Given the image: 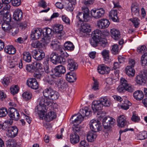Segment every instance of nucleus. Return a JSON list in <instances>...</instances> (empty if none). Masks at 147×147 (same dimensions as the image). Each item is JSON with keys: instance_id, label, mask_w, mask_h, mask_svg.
<instances>
[{"instance_id": "f257e3e1", "label": "nucleus", "mask_w": 147, "mask_h": 147, "mask_svg": "<svg viewBox=\"0 0 147 147\" xmlns=\"http://www.w3.org/2000/svg\"><path fill=\"white\" fill-rule=\"evenodd\" d=\"M111 102L107 97H101L99 100H94L92 102V110L94 113V115H96L97 113V116L98 117L101 116L100 115V113L102 109L103 106L109 107L110 106Z\"/></svg>"}, {"instance_id": "f03ea898", "label": "nucleus", "mask_w": 147, "mask_h": 147, "mask_svg": "<svg viewBox=\"0 0 147 147\" xmlns=\"http://www.w3.org/2000/svg\"><path fill=\"white\" fill-rule=\"evenodd\" d=\"M91 111V110L87 107H85L83 109H80L79 113L80 115L72 121L73 123H76L78 124H80L83 120L84 117L90 116Z\"/></svg>"}, {"instance_id": "7ed1b4c3", "label": "nucleus", "mask_w": 147, "mask_h": 147, "mask_svg": "<svg viewBox=\"0 0 147 147\" xmlns=\"http://www.w3.org/2000/svg\"><path fill=\"white\" fill-rule=\"evenodd\" d=\"M51 48L54 50L57 51L58 53L63 56L67 57L69 55L67 53L63 48H61V46L57 39L53 40L51 44Z\"/></svg>"}, {"instance_id": "20e7f679", "label": "nucleus", "mask_w": 147, "mask_h": 147, "mask_svg": "<svg viewBox=\"0 0 147 147\" xmlns=\"http://www.w3.org/2000/svg\"><path fill=\"white\" fill-rule=\"evenodd\" d=\"M43 93L44 96L53 100H57L59 96V94L57 92L54 90L50 87L45 89Z\"/></svg>"}, {"instance_id": "39448f33", "label": "nucleus", "mask_w": 147, "mask_h": 147, "mask_svg": "<svg viewBox=\"0 0 147 147\" xmlns=\"http://www.w3.org/2000/svg\"><path fill=\"white\" fill-rule=\"evenodd\" d=\"M52 76L53 77H61L66 72L65 67L61 65L56 66L54 69L51 70Z\"/></svg>"}, {"instance_id": "423d86ee", "label": "nucleus", "mask_w": 147, "mask_h": 147, "mask_svg": "<svg viewBox=\"0 0 147 147\" xmlns=\"http://www.w3.org/2000/svg\"><path fill=\"white\" fill-rule=\"evenodd\" d=\"M115 120L110 117H105L102 119V123L104 128L105 129H109L113 125Z\"/></svg>"}, {"instance_id": "0eeeda50", "label": "nucleus", "mask_w": 147, "mask_h": 147, "mask_svg": "<svg viewBox=\"0 0 147 147\" xmlns=\"http://www.w3.org/2000/svg\"><path fill=\"white\" fill-rule=\"evenodd\" d=\"M8 111V115L12 121L13 120L17 121L20 118V114L16 109L13 107H10Z\"/></svg>"}, {"instance_id": "6e6552de", "label": "nucleus", "mask_w": 147, "mask_h": 147, "mask_svg": "<svg viewBox=\"0 0 147 147\" xmlns=\"http://www.w3.org/2000/svg\"><path fill=\"white\" fill-rule=\"evenodd\" d=\"M64 8L67 11H72L74 9L73 5L76 4V0H63Z\"/></svg>"}, {"instance_id": "1a4fd4ad", "label": "nucleus", "mask_w": 147, "mask_h": 147, "mask_svg": "<svg viewBox=\"0 0 147 147\" xmlns=\"http://www.w3.org/2000/svg\"><path fill=\"white\" fill-rule=\"evenodd\" d=\"M56 84L59 89L62 92L65 90L68 86L67 82L61 78L59 79L56 81Z\"/></svg>"}, {"instance_id": "9d476101", "label": "nucleus", "mask_w": 147, "mask_h": 147, "mask_svg": "<svg viewBox=\"0 0 147 147\" xmlns=\"http://www.w3.org/2000/svg\"><path fill=\"white\" fill-rule=\"evenodd\" d=\"M32 55L33 57L36 60L40 61L45 56L44 51L41 50H38L37 51L34 50L32 52Z\"/></svg>"}, {"instance_id": "9b49d317", "label": "nucleus", "mask_w": 147, "mask_h": 147, "mask_svg": "<svg viewBox=\"0 0 147 147\" xmlns=\"http://www.w3.org/2000/svg\"><path fill=\"white\" fill-rule=\"evenodd\" d=\"M92 17L96 19H98L102 18L104 16L105 13L104 9L103 8L92 9Z\"/></svg>"}, {"instance_id": "f8f14e48", "label": "nucleus", "mask_w": 147, "mask_h": 147, "mask_svg": "<svg viewBox=\"0 0 147 147\" xmlns=\"http://www.w3.org/2000/svg\"><path fill=\"white\" fill-rule=\"evenodd\" d=\"M52 30L49 28H45L42 30V33L44 39L47 43L49 41V40L52 36Z\"/></svg>"}, {"instance_id": "ddd939ff", "label": "nucleus", "mask_w": 147, "mask_h": 147, "mask_svg": "<svg viewBox=\"0 0 147 147\" xmlns=\"http://www.w3.org/2000/svg\"><path fill=\"white\" fill-rule=\"evenodd\" d=\"M110 24V22L109 20L105 18L99 20L97 22V26L100 29H105L107 28Z\"/></svg>"}, {"instance_id": "4468645a", "label": "nucleus", "mask_w": 147, "mask_h": 147, "mask_svg": "<svg viewBox=\"0 0 147 147\" xmlns=\"http://www.w3.org/2000/svg\"><path fill=\"white\" fill-rule=\"evenodd\" d=\"M42 34V30L41 28H37L32 30L30 34L31 38L32 40L38 39Z\"/></svg>"}, {"instance_id": "2eb2a0df", "label": "nucleus", "mask_w": 147, "mask_h": 147, "mask_svg": "<svg viewBox=\"0 0 147 147\" xmlns=\"http://www.w3.org/2000/svg\"><path fill=\"white\" fill-rule=\"evenodd\" d=\"M93 34V37H92V40L93 41L92 42L94 43V45H96L98 42V41H99V39L100 38L101 36H102V32L99 29H97L94 30L92 32V34Z\"/></svg>"}, {"instance_id": "dca6fc26", "label": "nucleus", "mask_w": 147, "mask_h": 147, "mask_svg": "<svg viewBox=\"0 0 147 147\" xmlns=\"http://www.w3.org/2000/svg\"><path fill=\"white\" fill-rule=\"evenodd\" d=\"M117 121V125L120 127H124L127 126L129 124V122L126 120V118L123 115L119 116Z\"/></svg>"}, {"instance_id": "f3484780", "label": "nucleus", "mask_w": 147, "mask_h": 147, "mask_svg": "<svg viewBox=\"0 0 147 147\" xmlns=\"http://www.w3.org/2000/svg\"><path fill=\"white\" fill-rule=\"evenodd\" d=\"M67 68L68 69L72 71L77 69L78 65L73 59L71 58L68 59H67Z\"/></svg>"}, {"instance_id": "a211bd4d", "label": "nucleus", "mask_w": 147, "mask_h": 147, "mask_svg": "<svg viewBox=\"0 0 147 147\" xmlns=\"http://www.w3.org/2000/svg\"><path fill=\"white\" fill-rule=\"evenodd\" d=\"M26 84L29 87L36 90L38 88V84L36 79L34 78L28 79L26 81Z\"/></svg>"}, {"instance_id": "6ab92c4d", "label": "nucleus", "mask_w": 147, "mask_h": 147, "mask_svg": "<svg viewBox=\"0 0 147 147\" xmlns=\"http://www.w3.org/2000/svg\"><path fill=\"white\" fill-rule=\"evenodd\" d=\"M139 7L138 4L135 2L132 4L131 11L132 15L134 16L138 17L140 16Z\"/></svg>"}, {"instance_id": "aec40b11", "label": "nucleus", "mask_w": 147, "mask_h": 147, "mask_svg": "<svg viewBox=\"0 0 147 147\" xmlns=\"http://www.w3.org/2000/svg\"><path fill=\"white\" fill-rule=\"evenodd\" d=\"M18 129L16 126L10 127L8 130V136L10 138H14L18 134Z\"/></svg>"}, {"instance_id": "412c9836", "label": "nucleus", "mask_w": 147, "mask_h": 147, "mask_svg": "<svg viewBox=\"0 0 147 147\" xmlns=\"http://www.w3.org/2000/svg\"><path fill=\"white\" fill-rule=\"evenodd\" d=\"M38 101L39 102V106L38 107H45L47 108V106L50 105V102L49 99H47L45 97H40L38 100Z\"/></svg>"}, {"instance_id": "4be33fe9", "label": "nucleus", "mask_w": 147, "mask_h": 147, "mask_svg": "<svg viewBox=\"0 0 147 147\" xmlns=\"http://www.w3.org/2000/svg\"><path fill=\"white\" fill-rule=\"evenodd\" d=\"M58 54L55 52H52L51 54L50 58L51 61L54 64H56L61 62L60 60V56Z\"/></svg>"}, {"instance_id": "5701e85b", "label": "nucleus", "mask_w": 147, "mask_h": 147, "mask_svg": "<svg viewBox=\"0 0 147 147\" xmlns=\"http://www.w3.org/2000/svg\"><path fill=\"white\" fill-rule=\"evenodd\" d=\"M102 128L100 122L98 120L92 119V132H96L101 130Z\"/></svg>"}, {"instance_id": "b1692460", "label": "nucleus", "mask_w": 147, "mask_h": 147, "mask_svg": "<svg viewBox=\"0 0 147 147\" xmlns=\"http://www.w3.org/2000/svg\"><path fill=\"white\" fill-rule=\"evenodd\" d=\"M135 80L138 84L142 85L146 82V77L142 74L138 75L136 76Z\"/></svg>"}, {"instance_id": "393cba45", "label": "nucleus", "mask_w": 147, "mask_h": 147, "mask_svg": "<svg viewBox=\"0 0 147 147\" xmlns=\"http://www.w3.org/2000/svg\"><path fill=\"white\" fill-rule=\"evenodd\" d=\"M98 70L100 74H108L110 72V69L106 65L102 64L98 66Z\"/></svg>"}, {"instance_id": "a878e982", "label": "nucleus", "mask_w": 147, "mask_h": 147, "mask_svg": "<svg viewBox=\"0 0 147 147\" xmlns=\"http://www.w3.org/2000/svg\"><path fill=\"white\" fill-rule=\"evenodd\" d=\"M112 38L115 40H117L121 37V34L120 31L115 28H112L110 31Z\"/></svg>"}, {"instance_id": "bb28decb", "label": "nucleus", "mask_w": 147, "mask_h": 147, "mask_svg": "<svg viewBox=\"0 0 147 147\" xmlns=\"http://www.w3.org/2000/svg\"><path fill=\"white\" fill-rule=\"evenodd\" d=\"M66 80L70 82H74L77 79L76 74L71 72H68L66 75Z\"/></svg>"}, {"instance_id": "cd10ccee", "label": "nucleus", "mask_w": 147, "mask_h": 147, "mask_svg": "<svg viewBox=\"0 0 147 147\" xmlns=\"http://www.w3.org/2000/svg\"><path fill=\"white\" fill-rule=\"evenodd\" d=\"M71 142L73 144L78 143L80 140V138L78 134L77 133H72L70 136Z\"/></svg>"}, {"instance_id": "c85d7f7f", "label": "nucleus", "mask_w": 147, "mask_h": 147, "mask_svg": "<svg viewBox=\"0 0 147 147\" xmlns=\"http://www.w3.org/2000/svg\"><path fill=\"white\" fill-rule=\"evenodd\" d=\"M22 13L21 9L16 10L13 14V18L16 20H20L22 18Z\"/></svg>"}, {"instance_id": "c756f323", "label": "nucleus", "mask_w": 147, "mask_h": 147, "mask_svg": "<svg viewBox=\"0 0 147 147\" xmlns=\"http://www.w3.org/2000/svg\"><path fill=\"white\" fill-rule=\"evenodd\" d=\"M57 117L56 113L53 111H50L44 117V119L47 121H50Z\"/></svg>"}, {"instance_id": "7c9ffc66", "label": "nucleus", "mask_w": 147, "mask_h": 147, "mask_svg": "<svg viewBox=\"0 0 147 147\" xmlns=\"http://www.w3.org/2000/svg\"><path fill=\"white\" fill-rule=\"evenodd\" d=\"M4 51L6 53L11 55L15 54L16 53V50L13 45H10L5 47Z\"/></svg>"}, {"instance_id": "2f4dec72", "label": "nucleus", "mask_w": 147, "mask_h": 147, "mask_svg": "<svg viewBox=\"0 0 147 147\" xmlns=\"http://www.w3.org/2000/svg\"><path fill=\"white\" fill-rule=\"evenodd\" d=\"M126 80L124 78H121L120 80V83L121 84L117 88V90L119 92H124L125 91V86L126 83Z\"/></svg>"}, {"instance_id": "473e14b6", "label": "nucleus", "mask_w": 147, "mask_h": 147, "mask_svg": "<svg viewBox=\"0 0 147 147\" xmlns=\"http://www.w3.org/2000/svg\"><path fill=\"white\" fill-rule=\"evenodd\" d=\"M77 20H80L85 22H88L90 19L86 15H84L83 12H79L76 16Z\"/></svg>"}, {"instance_id": "72a5a7b5", "label": "nucleus", "mask_w": 147, "mask_h": 147, "mask_svg": "<svg viewBox=\"0 0 147 147\" xmlns=\"http://www.w3.org/2000/svg\"><path fill=\"white\" fill-rule=\"evenodd\" d=\"M134 98L137 100H141L144 97V94L142 91L137 90L133 93Z\"/></svg>"}, {"instance_id": "f704fd0d", "label": "nucleus", "mask_w": 147, "mask_h": 147, "mask_svg": "<svg viewBox=\"0 0 147 147\" xmlns=\"http://www.w3.org/2000/svg\"><path fill=\"white\" fill-rule=\"evenodd\" d=\"M13 122V121L11 119L6 120L2 123V129L5 130L6 129H9V128L11 126V125L12 124Z\"/></svg>"}, {"instance_id": "c9c22d12", "label": "nucleus", "mask_w": 147, "mask_h": 147, "mask_svg": "<svg viewBox=\"0 0 147 147\" xmlns=\"http://www.w3.org/2000/svg\"><path fill=\"white\" fill-rule=\"evenodd\" d=\"M38 116L40 118H42V119H44V115H45V113L47 111V108L43 107H38Z\"/></svg>"}, {"instance_id": "e433bc0d", "label": "nucleus", "mask_w": 147, "mask_h": 147, "mask_svg": "<svg viewBox=\"0 0 147 147\" xmlns=\"http://www.w3.org/2000/svg\"><path fill=\"white\" fill-rule=\"evenodd\" d=\"M109 18L114 22H117L118 17H117V10H111L109 14Z\"/></svg>"}, {"instance_id": "4c0bfd02", "label": "nucleus", "mask_w": 147, "mask_h": 147, "mask_svg": "<svg viewBox=\"0 0 147 147\" xmlns=\"http://www.w3.org/2000/svg\"><path fill=\"white\" fill-rule=\"evenodd\" d=\"M126 74L129 76L133 77L135 74V70L133 68L129 66H127L125 68Z\"/></svg>"}, {"instance_id": "58836bf2", "label": "nucleus", "mask_w": 147, "mask_h": 147, "mask_svg": "<svg viewBox=\"0 0 147 147\" xmlns=\"http://www.w3.org/2000/svg\"><path fill=\"white\" fill-rule=\"evenodd\" d=\"M99 44L100 46L104 48L108 45L107 40L105 38H100L99 39V41H98V42L97 44L96 45H94V43L92 42V46L93 47H96Z\"/></svg>"}, {"instance_id": "ea45409f", "label": "nucleus", "mask_w": 147, "mask_h": 147, "mask_svg": "<svg viewBox=\"0 0 147 147\" xmlns=\"http://www.w3.org/2000/svg\"><path fill=\"white\" fill-rule=\"evenodd\" d=\"M81 30L84 32H91V28L89 24L83 23L81 27Z\"/></svg>"}, {"instance_id": "a19ab883", "label": "nucleus", "mask_w": 147, "mask_h": 147, "mask_svg": "<svg viewBox=\"0 0 147 147\" xmlns=\"http://www.w3.org/2000/svg\"><path fill=\"white\" fill-rule=\"evenodd\" d=\"M49 57L46 58L44 59V62H43V66L44 70L45 71V72L47 74H49L50 72L49 68Z\"/></svg>"}, {"instance_id": "79ce46f5", "label": "nucleus", "mask_w": 147, "mask_h": 147, "mask_svg": "<svg viewBox=\"0 0 147 147\" xmlns=\"http://www.w3.org/2000/svg\"><path fill=\"white\" fill-rule=\"evenodd\" d=\"M10 7L11 6L10 5H6L0 11V15L4 16L5 14H7V13H9Z\"/></svg>"}, {"instance_id": "37998d69", "label": "nucleus", "mask_w": 147, "mask_h": 147, "mask_svg": "<svg viewBox=\"0 0 147 147\" xmlns=\"http://www.w3.org/2000/svg\"><path fill=\"white\" fill-rule=\"evenodd\" d=\"M51 75V76H49V75H46L45 78V81L50 85H53L54 84V78L55 77H53L52 74Z\"/></svg>"}, {"instance_id": "c03bdc74", "label": "nucleus", "mask_w": 147, "mask_h": 147, "mask_svg": "<svg viewBox=\"0 0 147 147\" xmlns=\"http://www.w3.org/2000/svg\"><path fill=\"white\" fill-rule=\"evenodd\" d=\"M23 59L26 62L29 63L31 61L32 57L30 53L28 52H26L23 53Z\"/></svg>"}, {"instance_id": "a18cd8bd", "label": "nucleus", "mask_w": 147, "mask_h": 147, "mask_svg": "<svg viewBox=\"0 0 147 147\" xmlns=\"http://www.w3.org/2000/svg\"><path fill=\"white\" fill-rule=\"evenodd\" d=\"M9 23V22H4L2 24V28L3 30L7 32H9L11 27Z\"/></svg>"}, {"instance_id": "49530a36", "label": "nucleus", "mask_w": 147, "mask_h": 147, "mask_svg": "<svg viewBox=\"0 0 147 147\" xmlns=\"http://www.w3.org/2000/svg\"><path fill=\"white\" fill-rule=\"evenodd\" d=\"M64 46L65 49L72 51L74 50V46L73 43L70 41H67L64 44Z\"/></svg>"}, {"instance_id": "de8ad7c7", "label": "nucleus", "mask_w": 147, "mask_h": 147, "mask_svg": "<svg viewBox=\"0 0 147 147\" xmlns=\"http://www.w3.org/2000/svg\"><path fill=\"white\" fill-rule=\"evenodd\" d=\"M141 63L143 66L147 65V53L143 55L141 58Z\"/></svg>"}, {"instance_id": "09e8293b", "label": "nucleus", "mask_w": 147, "mask_h": 147, "mask_svg": "<svg viewBox=\"0 0 147 147\" xmlns=\"http://www.w3.org/2000/svg\"><path fill=\"white\" fill-rule=\"evenodd\" d=\"M109 51L108 50L104 49L101 52V54L105 61H107L109 59Z\"/></svg>"}, {"instance_id": "8fccbe9b", "label": "nucleus", "mask_w": 147, "mask_h": 147, "mask_svg": "<svg viewBox=\"0 0 147 147\" xmlns=\"http://www.w3.org/2000/svg\"><path fill=\"white\" fill-rule=\"evenodd\" d=\"M138 139L143 140L147 138V132L144 131L140 132L137 136Z\"/></svg>"}, {"instance_id": "3c124183", "label": "nucleus", "mask_w": 147, "mask_h": 147, "mask_svg": "<svg viewBox=\"0 0 147 147\" xmlns=\"http://www.w3.org/2000/svg\"><path fill=\"white\" fill-rule=\"evenodd\" d=\"M129 20L132 22L135 28H137L139 27L140 20L138 18L135 17L133 18H131L129 19Z\"/></svg>"}, {"instance_id": "603ef678", "label": "nucleus", "mask_w": 147, "mask_h": 147, "mask_svg": "<svg viewBox=\"0 0 147 147\" xmlns=\"http://www.w3.org/2000/svg\"><path fill=\"white\" fill-rule=\"evenodd\" d=\"M92 80L94 81V83L92 85V90L98 91V90L99 88V82L97 81V80L95 79L94 77H92Z\"/></svg>"}, {"instance_id": "864d4df0", "label": "nucleus", "mask_w": 147, "mask_h": 147, "mask_svg": "<svg viewBox=\"0 0 147 147\" xmlns=\"http://www.w3.org/2000/svg\"><path fill=\"white\" fill-rule=\"evenodd\" d=\"M126 83L125 87V91H127L129 92H133L134 89V87L130 84H129L128 83L127 81L126 80V82H125Z\"/></svg>"}, {"instance_id": "5fc2aeb1", "label": "nucleus", "mask_w": 147, "mask_h": 147, "mask_svg": "<svg viewBox=\"0 0 147 147\" xmlns=\"http://www.w3.org/2000/svg\"><path fill=\"white\" fill-rule=\"evenodd\" d=\"M22 97L24 99L26 100H28L31 98L32 95L30 92H25L22 94Z\"/></svg>"}, {"instance_id": "6e6d98bb", "label": "nucleus", "mask_w": 147, "mask_h": 147, "mask_svg": "<svg viewBox=\"0 0 147 147\" xmlns=\"http://www.w3.org/2000/svg\"><path fill=\"white\" fill-rule=\"evenodd\" d=\"M19 90V88L17 85L13 86L10 88V90L11 94L14 95L18 93Z\"/></svg>"}, {"instance_id": "4d7b16f0", "label": "nucleus", "mask_w": 147, "mask_h": 147, "mask_svg": "<svg viewBox=\"0 0 147 147\" xmlns=\"http://www.w3.org/2000/svg\"><path fill=\"white\" fill-rule=\"evenodd\" d=\"M26 69L27 71L30 73L34 72L35 69V67L31 64L27 65L26 66Z\"/></svg>"}, {"instance_id": "13d9d810", "label": "nucleus", "mask_w": 147, "mask_h": 147, "mask_svg": "<svg viewBox=\"0 0 147 147\" xmlns=\"http://www.w3.org/2000/svg\"><path fill=\"white\" fill-rule=\"evenodd\" d=\"M53 28L55 32H56L62 30L63 27V25L61 24H57L55 25Z\"/></svg>"}, {"instance_id": "bf43d9fd", "label": "nucleus", "mask_w": 147, "mask_h": 147, "mask_svg": "<svg viewBox=\"0 0 147 147\" xmlns=\"http://www.w3.org/2000/svg\"><path fill=\"white\" fill-rule=\"evenodd\" d=\"M72 123L74 124V126L72 127L74 132V133H78L80 131V127L78 126V125L79 124H78L77 123H73V122H72Z\"/></svg>"}, {"instance_id": "052dcab7", "label": "nucleus", "mask_w": 147, "mask_h": 147, "mask_svg": "<svg viewBox=\"0 0 147 147\" xmlns=\"http://www.w3.org/2000/svg\"><path fill=\"white\" fill-rule=\"evenodd\" d=\"M8 113L6 108H0V117H5Z\"/></svg>"}, {"instance_id": "680f3d73", "label": "nucleus", "mask_w": 147, "mask_h": 147, "mask_svg": "<svg viewBox=\"0 0 147 147\" xmlns=\"http://www.w3.org/2000/svg\"><path fill=\"white\" fill-rule=\"evenodd\" d=\"M43 44L41 42L36 41L32 44V46L35 48H41L42 47Z\"/></svg>"}, {"instance_id": "e2e57ef3", "label": "nucleus", "mask_w": 147, "mask_h": 147, "mask_svg": "<svg viewBox=\"0 0 147 147\" xmlns=\"http://www.w3.org/2000/svg\"><path fill=\"white\" fill-rule=\"evenodd\" d=\"M82 10L83 12L84 15L86 14L89 17V18L90 19V10L87 7L83 6L82 7Z\"/></svg>"}, {"instance_id": "0e129e2a", "label": "nucleus", "mask_w": 147, "mask_h": 147, "mask_svg": "<svg viewBox=\"0 0 147 147\" xmlns=\"http://www.w3.org/2000/svg\"><path fill=\"white\" fill-rule=\"evenodd\" d=\"M82 10L83 12L84 15L86 14L89 17V18L90 19V10L87 7L83 6L82 7Z\"/></svg>"}, {"instance_id": "69168bd1", "label": "nucleus", "mask_w": 147, "mask_h": 147, "mask_svg": "<svg viewBox=\"0 0 147 147\" xmlns=\"http://www.w3.org/2000/svg\"><path fill=\"white\" fill-rule=\"evenodd\" d=\"M10 82V79L8 77L3 78L2 81V83L4 86H7Z\"/></svg>"}, {"instance_id": "338daca9", "label": "nucleus", "mask_w": 147, "mask_h": 147, "mask_svg": "<svg viewBox=\"0 0 147 147\" xmlns=\"http://www.w3.org/2000/svg\"><path fill=\"white\" fill-rule=\"evenodd\" d=\"M118 45H115L112 47V51L113 54H117L119 52V49Z\"/></svg>"}, {"instance_id": "774afa93", "label": "nucleus", "mask_w": 147, "mask_h": 147, "mask_svg": "<svg viewBox=\"0 0 147 147\" xmlns=\"http://www.w3.org/2000/svg\"><path fill=\"white\" fill-rule=\"evenodd\" d=\"M18 32V29L17 28L11 27L9 32H10L12 35L14 36Z\"/></svg>"}]
</instances>
